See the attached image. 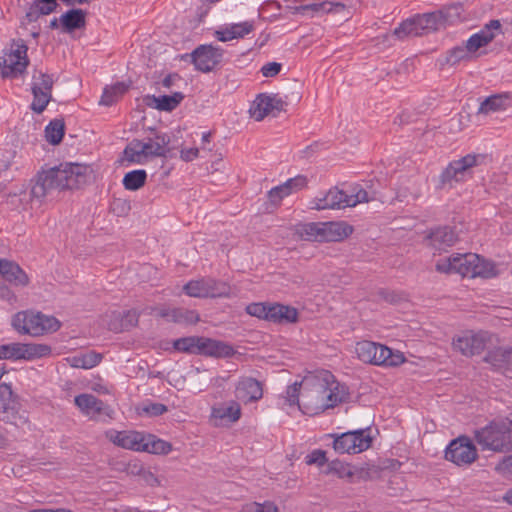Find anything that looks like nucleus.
Segmentation results:
<instances>
[{
	"mask_svg": "<svg viewBox=\"0 0 512 512\" xmlns=\"http://www.w3.org/2000/svg\"><path fill=\"white\" fill-rule=\"evenodd\" d=\"M301 387L299 409L310 416L334 408L349 398L348 387L338 382L335 376L326 370L304 377Z\"/></svg>",
	"mask_w": 512,
	"mask_h": 512,
	"instance_id": "obj_1",
	"label": "nucleus"
},
{
	"mask_svg": "<svg viewBox=\"0 0 512 512\" xmlns=\"http://www.w3.org/2000/svg\"><path fill=\"white\" fill-rule=\"evenodd\" d=\"M241 406L236 400L218 403L211 408V419L215 425L235 423L241 418Z\"/></svg>",
	"mask_w": 512,
	"mask_h": 512,
	"instance_id": "obj_15",
	"label": "nucleus"
},
{
	"mask_svg": "<svg viewBox=\"0 0 512 512\" xmlns=\"http://www.w3.org/2000/svg\"><path fill=\"white\" fill-rule=\"evenodd\" d=\"M507 348L498 347L489 351L485 357V361L490 363L497 369L508 367V354Z\"/></svg>",
	"mask_w": 512,
	"mask_h": 512,
	"instance_id": "obj_45",
	"label": "nucleus"
},
{
	"mask_svg": "<svg viewBox=\"0 0 512 512\" xmlns=\"http://www.w3.org/2000/svg\"><path fill=\"white\" fill-rule=\"evenodd\" d=\"M0 359H21L20 343H10L1 345Z\"/></svg>",
	"mask_w": 512,
	"mask_h": 512,
	"instance_id": "obj_54",
	"label": "nucleus"
},
{
	"mask_svg": "<svg viewBox=\"0 0 512 512\" xmlns=\"http://www.w3.org/2000/svg\"><path fill=\"white\" fill-rule=\"evenodd\" d=\"M491 340V335L485 331L473 332L465 331L453 339V348L465 356L480 354L487 343Z\"/></svg>",
	"mask_w": 512,
	"mask_h": 512,
	"instance_id": "obj_12",
	"label": "nucleus"
},
{
	"mask_svg": "<svg viewBox=\"0 0 512 512\" xmlns=\"http://www.w3.org/2000/svg\"><path fill=\"white\" fill-rule=\"evenodd\" d=\"M393 34L400 40L423 35L419 25L417 24L415 16L403 21L397 28H395Z\"/></svg>",
	"mask_w": 512,
	"mask_h": 512,
	"instance_id": "obj_37",
	"label": "nucleus"
},
{
	"mask_svg": "<svg viewBox=\"0 0 512 512\" xmlns=\"http://www.w3.org/2000/svg\"><path fill=\"white\" fill-rule=\"evenodd\" d=\"M268 315V321L278 324L296 323L298 321V311L296 308L280 303H271Z\"/></svg>",
	"mask_w": 512,
	"mask_h": 512,
	"instance_id": "obj_24",
	"label": "nucleus"
},
{
	"mask_svg": "<svg viewBox=\"0 0 512 512\" xmlns=\"http://www.w3.org/2000/svg\"><path fill=\"white\" fill-rule=\"evenodd\" d=\"M323 222H310L297 227V233L306 241L322 242Z\"/></svg>",
	"mask_w": 512,
	"mask_h": 512,
	"instance_id": "obj_35",
	"label": "nucleus"
},
{
	"mask_svg": "<svg viewBox=\"0 0 512 512\" xmlns=\"http://www.w3.org/2000/svg\"><path fill=\"white\" fill-rule=\"evenodd\" d=\"M21 359L32 360L47 356L51 348L45 344H22L20 343Z\"/></svg>",
	"mask_w": 512,
	"mask_h": 512,
	"instance_id": "obj_40",
	"label": "nucleus"
},
{
	"mask_svg": "<svg viewBox=\"0 0 512 512\" xmlns=\"http://www.w3.org/2000/svg\"><path fill=\"white\" fill-rule=\"evenodd\" d=\"M353 232L352 226L346 222H323L322 242H339Z\"/></svg>",
	"mask_w": 512,
	"mask_h": 512,
	"instance_id": "obj_22",
	"label": "nucleus"
},
{
	"mask_svg": "<svg viewBox=\"0 0 512 512\" xmlns=\"http://www.w3.org/2000/svg\"><path fill=\"white\" fill-rule=\"evenodd\" d=\"M157 310V315L169 322L178 324L196 323L199 320L198 314L192 310L182 308L162 307Z\"/></svg>",
	"mask_w": 512,
	"mask_h": 512,
	"instance_id": "obj_25",
	"label": "nucleus"
},
{
	"mask_svg": "<svg viewBox=\"0 0 512 512\" xmlns=\"http://www.w3.org/2000/svg\"><path fill=\"white\" fill-rule=\"evenodd\" d=\"M111 209L118 216L126 215L130 210V204L123 199H115L111 204Z\"/></svg>",
	"mask_w": 512,
	"mask_h": 512,
	"instance_id": "obj_61",
	"label": "nucleus"
},
{
	"mask_svg": "<svg viewBox=\"0 0 512 512\" xmlns=\"http://www.w3.org/2000/svg\"><path fill=\"white\" fill-rule=\"evenodd\" d=\"M511 105V97L508 93H499L487 97L480 103L477 113L488 115L490 113L506 110Z\"/></svg>",
	"mask_w": 512,
	"mask_h": 512,
	"instance_id": "obj_26",
	"label": "nucleus"
},
{
	"mask_svg": "<svg viewBox=\"0 0 512 512\" xmlns=\"http://www.w3.org/2000/svg\"><path fill=\"white\" fill-rule=\"evenodd\" d=\"M60 24L62 30L66 33L81 29L86 24V12L82 9H71L61 15Z\"/></svg>",
	"mask_w": 512,
	"mask_h": 512,
	"instance_id": "obj_28",
	"label": "nucleus"
},
{
	"mask_svg": "<svg viewBox=\"0 0 512 512\" xmlns=\"http://www.w3.org/2000/svg\"><path fill=\"white\" fill-rule=\"evenodd\" d=\"M244 512H278L277 506L270 501L264 503L253 502L243 508Z\"/></svg>",
	"mask_w": 512,
	"mask_h": 512,
	"instance_id": "obj_56",
	"label": "nucleus"
},
{
	"mask_svg": "<svg viewBox=\"0 0 512 512\" xmlns=\"http://www.w3.org/2000/svg\"><path fill=\"white\" fill-rule=\"evenodd\" d=\"M208 278L189 281L184 285L185 293L191 297L207 298Z\"/></svg>",
	"mask_w": 512,
	"mask_h": 512,
	"instance_id": "obj_46",
	"label": "nucleus"
},
{
	"mask_svg": "<svg viewBox=\"0 0 512 512\" xmlns=\"http://www.w3.org/2000/svg\"><path fill=\"white\" fill-rule=\"evenodd\" d=\"M271 308V303H251L246 307V312L254 317L268 321V315Z\"/></svg>",
	"mask_w": 512,
	"mask_h": 512,
	"instance_id": "obj_53",
	"label": "nucleus"
},
{
	"mask_svg": "<svg viewBox=\"0 0 512 512\" xmlns=\"http://www.w3.org/2000/svg\"><path fill=\"white\" fill-rule=\"evenodd\" d=\"M355 433H352V431H348L346 433H343L342 435L338 436L334 442L333 447L335 451L344 454H356L355 451Z\"/></svg>",
	"mask_w": 512,
	"mask_h": 512,
	"instance_id": "obj_42",
	"label": "nucleus"
},
{
	"mask_svg": "<svg viewBox=\"0 0 512 512\" xmlns=\"http://www.w3.org/2000/svg\"><path fill=\"white\" fill-rule=\"evenodd\" d=\"M172 450V445L162 439H158L153 435H144V441L141 443L140 451L166 455Z\"/></svg>",
	"mask_w": 512,
	"mask_h": 512,
	"instance_id": "obj_33",
	"label": "nucleus"
},
{
	"mask_svg": "<svg viewBox=\"0 0 512 512\" xmlns=\"http://www.w3.org/2000/svg\"><path fill=\"white\" fill-rule=\"evenodd\" d=\"M373 359V365L398 366L405 361L404 355L399 351H393L385 345L377 343V353Z\"/></svg>",
	"mask_w": 512,
	"mask_h": 512,
	"instance_id": "obj_27",
	"label": "nucleus"
},
{
	"mask_svg": "<svg viewBox=\"0 0 512 512\" xmlns=\"http://www.w3.org/2000/svg\"><path fill=\"white\" fill-rule=\"evenodd\" d=\"M146 179V171L139 169L126 173L122 180V183L126 190L137 191L145 185Z\"/></svg>",
	"mask_w": 512,
	"mask_h": 512,
	"instance_id": "obj_38",
	"label": "nucleus"
},
{
	"mask_svg": "<svg viewBox=\"0 0 512 512\" xmlns=\"http://www.w3.org/2000/svg\"><path fill=\"white\" fill-rule=\"evenodd\" d=\"M473 57L470 55L465 46H456L447 51L445 63L451 66L457 65L461 61L471 60Z\"/></svg>",
	"mask_w": 512,
	"mask_h": 512,
	"instance_id": "obj_49",
	"label": "nucleus"
},
{
	"mask_svg": "<svg viewBox=\"0 0 512 512\" xmlns=\"http://www.w3.org/2000/svg\"><path fill=\"white\" fill-rule=\"evenodd\" d=\"M330 1L320 3L303 4L294 8V13L301 15H323L331 12Z\"/></svg>",
	"mask_w": 512,
	"mask_h": 512,
	"instance_id": "obj_43",
	"label": "nucleus"
},
{
	"mask_svg": "<svg viewBox=\"0 0 512 512\" xmlns=\"http://www.w3.org/2000/svg\"><path fill=\"white\" fill-rule=\"evenodd\" d=\"M371 199L367 191L359 185L352 186L349 194L334 188L330 189L322 198H316L314 208L326 210L354 207L359 203L369 202Z\"/></svg>",
	"mask_w": 512,
	"mask_h": 512,
	"instance_id": "obj_6",
	"label": "nucleus"
},
{
	"mask_svg": "<svg viewBox=\"0 0 512 512\" xmlns=\"http://www.w3.org/2000/svg\"><path fill=\"white\" fill-rule=\"evenodd\" d=\"M355 352L362 362L372 364L377 353V343L371 341L358 342L355 347Z\"/></svg>",
	"mask_w": 512,
	"mask_h": 512,
	"instance_id": "obj_44",
	"label": "nucleus"
},
{
	"mask_svg": "<svg viewBox=\"0 0 512 512\" xmlns=\"http://www.w3.org/2000/svg\"><path fill=\"white\" fill-rule=\"evenodd\" d=\"M289 195L290 193L287 190L285 182L281 185L272 188L271 190L268 191L267 194L270 203L273 204L274 206L279 205L282 199Z\"/></svg>",
	"mask_w": 512,
	"mask_h": 512,
	"instance_id": "obj_55",
	"label": "nucleus"
},
{
	"mask_svg": "<svg viewBox=\"0 0 512 512\" xmlns=\"http://www.w3.org/2000/svg\"><path fill=\"white\" fill-rule=\"evenodd\" d=\"M457 240L456 232L448 226L433 229L425 237L427 246L436 251H442L453 246Z\"/></svg>",
	"mask_w": 512,
	"mask_h": 512,
	"instance_id": "obj_16",
	"label": "nucleus"
},
{
	"mask_svg": "<svg viewBox=\"0 0 512 512\" xmlns=\"http://www.w3.org/2000/svg\"><path fill=\"white\" fill-rule=\"evenodd\" d=\"M494 37L495 35L493 32L481 30L480 32L473 34L466 41L464 46L473 57V53H475L479 48L489 44L494 39Z\"/></svg>",
	"mask_w": 512,
	"mask_h": 512,
	"instance_id": "obj_36",
	"label": "nucleus"
},
{
	"mask_svg": "<svg viewBox=\"0 0 512 512\" xmlns=\"http://www.w3.org/2000/svg\"><path fill=\"white\" fill-rule=\"evenodd\" d=\"M327 461L326 454L323 450L317 449L312 451L309 455L306 456V463L308 465H318L322 466Z\"/></svg>",
	"mask_w": 512,
	"mask_h": 512,
	"instance_id": "obj_60",
	"label": "nucleus"
},
{
	"mask_svg": "<svg viewBox=\"0 0 512 512\" xmlns=\"http://www.w3.org/2000/svg\"><path fill=\"white\" fill-rule=\"evenodd\" d=\"M474 440L482 450L496 453L512 451V413L499 420H493L486 426L474 430Z\"/></svg>",
	"mask_w": 512,
	"mask_h": 512,
	"instance_id": "obj_3",
	"label": "nucleus"
},
{
	"mask_svg": "<svg viewBox=\"0 0 512 512\" xmlns=\"http://www.w3.org/2000/svg\"><path fill=\"white\" fill-rule=\"evenodd\" d=\"M478 261V255L474 253L452 254L449 257L441 258L436 263V270L440 273H456L463 277L471 276L474 262Z\"/></svg>",
	"mask_w": 512,
	"mask_h": 512,
	"instance_id": "obj_11",
	"label": "nucleus"
},
{
	"mask_svg": "<svg viewBox=\"0 0 512 512\" xmlns=\"http://www.w3.org/2000/svg\"><path fill=\"white\" fill-rule=\"evenodd\" d=\"M75 405L79 410L90 419H97L100 415L106 413L105 403L92 394L83 393L74 398Z\"/></svg>",
	"mask_w": 512,
	"mask_h": 512,
	"instance_id": "obj_19",
	"label": "nucleus"
},
{
	"mask_svg": "<svg viewBox=\"0 0 512 512\" xmlns=\"http://www.w3.org/2000/svg\"><path fill=\"white\" fill-rule=\"evenodd\" d=\"M224 51L220 47L211 44L198 46L190 54L182 56L183 59L191 58L195 68L201 72L207 73L218 66L223 59Z\"/></svg>",
	"mask_w": 512,
	"mask_h": 512,
	"instance_id": "obj_10",
	"label": "nucleus"
},
{
	"mask_svg": "<svg viewBox=\"0 0 512 512\" xmlns=\"http://www.w3.org/2000/svg\"><path fill=\"white\" fill-rule=\"evenodd\" d=\"M14 398L11 385L7 383L0 384V402L14 401Z\"/></svg>",
	"mask_w": 512,
	"mask_h": 512,
	"instance_id": "obj_63",
	"label": "nucleus"
},
{
	"mask_svg": "<svg viewBox=\"0 0 512 512\" xmlns=\"http://www.w3.org/2000/svg\"><path fill=\"white\" fill-rule=\"evenodd\" d=\"M262 395L261 383L252 377L241 378L235 388V397L244 403L258 401Z\"/></svg>",
	"mask_w": 512,
	"mask_h": 512,
	"instance_id": "obj_18",
	"label": "nucleus"
},
{
	"mask_svg": "<svg viewBox=\"0 0 512 512\" xmlns=\"http://www.w3.org/2000/svg\"><path fill=\"white\" fill-rule=\"evenodd\" d=\"M198 355L226 358L234 355L233 347L223 341L201 336Z\"/></svg>",
	"mask_w": 512,
	"mask_h": 512,
	"instance_id": "obj_20",
	"label": "nucleus"
},
{
	"mask_svg": "<svg viewBox=\"0 0 512 512\" xmlns=\"http://www.w3.org/2000/svg\"><path fill=\"white\" fill-rule=\"evenodd\" d=\"M417 24L422 34L437 31L443 28L442 15L438 11L416 15Z\"/></svg>",
	"mask_w": 512,
	"mask_h": 512,
	"instance_id": "obj_31",
	"label": "nucleus"
},
{
	"mask_svg": "<svg viewBox=\"0 0 512 512\" xmlns=\"http://www.w3.org/2000/svg\"><path fill=\"white\" fill-rule=\"evenodd\" d=\"M105 436L113 444L134 451H140L141 443L144 441V434L137 431L108 430Z\"/></svg>",
	"mask_w": 512,
	"mask_h": 512,
	"instance_id": "obj_17",
	"label": "nucleus"
},
{
	"mask_svg": "<svg viewBox=\"0 0 512 512\" xmlns=\"http://www.w3.org/2000/svg\"><path fill=\"white\" fill-rule=\"evenodd\" d=\"M27 50L28 47L22 40L13 42L11 49L5 52L3 60L0 61L2 77L14 78L21 75L26 70L29 64Z\"/></svg>",
	"mask_w": 512,
	"mask_h": 512,
	"instance_id": "obj_8",
	"label": "nucleus"
},
{
	"mask_svg": "<svg viewBox=\"0 0 512 512\" xmlns=\"http://www.w3.org/2000/svg\"><path fill=\"white\" fill-rule=\"evenodd\" d=\"M54 80L51 75L39 72L33 76L31 109L35 113H42L52 98Z\"/></svg>",
	"mask_w": 512,
	"mask_h": 512,
	"instance_id": "obj_13",
	"label": "nucleus"
},
{
	"mask_svg": "<svg viewBox=\"0 0 512 512\" xmlns=\"http://www.w3.org/2000/svg\"><path fill=\"white\" fill-rule=\"evenodd\" d=\"M184 99V94L181 92H175L172 95H147L144 98L145 104L149 107H153L159 111L170 112L174 110Z\"/></svg>",
	"mask_w": 512,
	"mask_h": 512,
	"instance_id": "obj_23",
	"label": "nucleus"
},
{
	"mask_svg": "<svg viewBox=\"0 0 512 512\" xmlns=\"http://www.w3.org/2000/svg\"><path fill=\"white\" fill-rule=\"evenodd\" d=\"M498 273L497 266L493 262L485 260L478 255V261L474 262L470 278L481 277L488 279L497 276Z\"/></svg>",
	"mask_w": 512,
	"mask_h": 512,
	"instance_id": "obj_34",
	"label": "nucleus"
},
{
	"mask_svg": "<svg viewBox=\"0 0 512 512\" xmlns=\"http://www.w3.org/2000/svg\"><path fill=\"white\" fill-rule=\"evenodd\" d=\"M352 433H355V438H356L355 439L356 454L367 450L371 446L372 437L370 435L369 428L354 430V431H352Z\"/></svg>",
	"mask_w": 512,
	"mask_h": 512,
	"instance_id": "obj_51",
	"label": "nucleus"
},
{
	"mask_svg": "<svg viewBox=\"0 0 512 512\" xmlns=\"http://www.w3.org/2000/svg\"><path fill=\"white\" fill-rule=\"evenodd\" d=\"M232 29V34L234 35L235 39L243 38L249 33H251L254 29V25L252 22L245 21L241 23H236L230 25Z\"/></svg>",
	"mask_w": 512,
	"mask_h": 512,
	"instance_id": "obj_57",
	"label": "nucleus"
},
{
	"mask_svg": "<svg viewBox=\"0 0 512 512\" xmlns=\"http://www.w3.org/2000/svg\"><path fill=\"white\" fill-rule=\"evenodd\" d=\"M130 85L124 82H117L111 86H106L103 90L100 105L111 106L119 101L122 96L129 90Z\"/></svg>",
	"mask_w": 512,
	"mask_h": 512,
	"instance_id": "obj_30",
	"label": "nucleus"
},
{
	"mask_svg": "<svg viewBox=\"0 0 512 512\" xmlns=\"http://www.w3.org/2000/svg\"><path fill=\"white\" fill-rule=\"evenodd\" d=\"M462 11L463 8L461 4H453L438 10V12L442 15L443 26L445 27L446 25L453 24L454 22L460 20Z\"/></svg>",
	"mask_w": 512,
	"mask_h": 512,
	"instance_id": "obj_50",
	"label": "nucleus"
},
{
	"mask_svg": "<svg viewBox=\"0 0 512 512\" xmlns=\"http://www.w3.org/2000/svg\"><path fill=\"white\" fill-rule=\"evenodd\" d=\"M285 105L286 103L278 95L260 94L250 111L256 121H261L268 115L276 116L284 110Z\"/></svg>",
	"mask_w": 512,
	"mask_h": 512,
	"instance_id": "obj_14",
	"label": "nucleus"
},
{
	"mask_svg": "<svg viewBox=\"0 0 512 512\" xmlns=\"http://www.w3.org/2000/svg\"><path fill=\"white\" fill-rule=\"evenodd\" d=\"M445 458L457 466H468L477 460L478 452L469 437L460 436L447 446Z\"/></svg>",
	"mask_w": 512,
	"mask_h": 512,
	"instance_id": "obj_9",
	"label": "nucleus"
},
{
	"mask_svg": "<svg viewBox=\"0 0 512 512\" xmlns=\"http://www.w3.org/2000/svg\"><path fill=\"white\" fill-rule=\"evenodd\" d=\"M102 360V355L95 351L77 354L66 358L67 363L73 368L91 369Z\"/></svg>",
	"mask_w": 512,
	"mask_h": 512,
	"instance_id": "obj_29",
	"label": "nucleus"
},
{
	"mask_svg": "<svg viewBox=\"0 0 512 512\" xmlns=\"http://www.w3.org/2000/svg\"><path fill=\"white\" fill-rule=\"evenodd\" d=\"M0 420L20 429L29 428V420L26 413L19 412L16 408L12 409L7 415L0 416Z\"/></svg>",
	"mask_w": 512,
	"mask_h": 512,
	"instance_id": "obj_48",
	"label": "nucleus"
},
{
	"mask_svg": "<svg viewBox=\"0 0 512 512\" xmlns=\"http://www.w3.org/2000/svg\"><path fill=\"white\" fill-rule=\"evenodd\" d=\"M0 274L14 286L25 287L29 284L28 275L16 262L0 259Z\"/></svg>",
	"mask_w": 512,
	"mask_h": 512,
	"instance_id": "obj_21",
	"label": "nucleus"
},
{
	"mask_svg": "<svg viewBox=\"0 0 512 512\" xmlns=\"http://www.w3.org/2000/svg\"><path fill=\"white\" fill-rule=\"evenodd\" d=\"M167 133H156L146 140H132L124 149V157L130 163L144 164L151 157H166L171 148Z\"/></svg>",
	"mask_w": 512,
	"mask_h": 512,
	"instance_id": "obj_4",
	"label": "nucleus"
},
{
	"mask_svg": "<svg viewBox=\"0 0 512 512\" xmlns=\"http://www.w3.org/2000/svg\"><path fill=\"white\" fill-rule=\"evenodd\" d=\"M58 4L56 0H35L26 12V18L32 22L41 15H49L54 12Z\"/></svg>",
	"mask_w": 512,
	"mask_h": 512,
	"instance_id": "obj_32",
	"label": "nucleus"
},
{
	"mask_svg": "<svg viewBox=\"0 0 512 512\" xmlns=\"http://www.w3.org/2000/svg\"><path fill=\"white\" fill-rule=\"evenodd\" d=\"M201 336H188L173 341L174 350L187 354L198 355Z\"/></svg>",
	"mask_w": 512,
	"mask_h": 512,
	"instance_id": "obj_41",
	"label": "nucleus"
},
{
	"mask_svg": "<svg viewBox=\"0 0 512 512\" xmlns=\"http://www.w3.org/2000/svg\"><path fill=\"white\" fill-rule=\"evenodd\" d=\"M495 470L505 477H512V455L504 457L495 467Z\"/></svg>",
	"mask_w": 512,
	"mask_h": 512,
	"instance_id": "obj_59",
	"label": "nucleus"
},
{
	"mask_svg": "<svg viewBox=\"0 0 512 512\" xmlns=\"http://www.w3.org/2000/svg\"><path fill=\"white\" fill-rule=\"evenodd\" d=\"M301 382H295L294 384L287 387L286 395L283 397V405L299 407L301 403Z\"/></svg>",
	"mask_w": 512,
	"mask_h": 512,
	"instance_id": "obj_52",
	"label": "nucleus"
},
{
	"mask_svg": "<svg viewBox=\"0 0 512 512\" xmlns=\"http://www.w3.org/2000/svg\"><path fill=\"white\" fill-rule=\"evenodd\" d=\"M230 295L231 287L227 283L208 278L207 297H230Z\"/></svg>",
	"mask_w": 512,
	"mask_h": 512,
	"instance_id": "obj_47",
	"label": "nucleus"
},
{
	"mask_svg": "<svg viewBox=\"0 0 512 512\" xmlns=\"http://www.w3.org/2000/svg\"><path fill=\"white\" fill-rule=\"evenodd\" d=\"M287 190L290 194L295 193L307 185V178L303 175H297L294 178H290L285 182Z\"/></svg>",
	"mask_w": 512,
	"mask_h": 512,
	"instance_id": "obj_58",
	"label": "nucleus"
},
{
	"mask_svg": "<svg viewBox=\"0 0 512 512\" xmlns=\"http://www.w3.org/2000/svg\"><path fill=\"white\" fill-rule=\"evenodd\" d=\"M93 175V168L87 164L62 163L37 177L31 189L33 198L42 199L54 191L77 189L86 184Z\"/></svg>",
	"mask_w": 512,
	"mask_h": 512,
	"instance_id": "obj_2",
	"label": "nucleus"
},
{
	"mask_svg": "<svg viewBox=\"0 0 512 512\" xmlns=\"http://www.w3.org/2000/svg\"><path fill=\"white\" fill-rule=\"evenodd\" d=\"M65 123L62 119H54L45 128V137L47 142L52 145H58L64 136Z\"/></svg>",
	"mask_w": 512,
	"mask_h": 512,
	"instance_id": "obj_39",
	"label": "nucleus"
},
{
	"mask_svg": "<svg viewBox=\"0 0 512 512\" xmlns=\"http://www.w3.org/2000/svg\"><path fill=\"white\" fill-rule=\"evenodd\" d=\"M484 156L480 154H467L466 156L449 163L440 175L443 185H452L454 182L465 181L471 177L472 169L481 164Z\"/></svg>",
	"mask_w": 512,
	"mask_h": 512,
	"instance_id": "obj_7",
	"label": "nucleus"
},
{
	"mask_svg": "<svg viewBox=\"0 0 512 512\" xmlns=\"http://www.w3.org/2000/svg\"><path fill=\"white\" fill-rule=\"evenodd\" d=\"M12 326L19 333L37 337L56 332L61 327V323L54 316L27 310L13 316Z\"/></svg>",
	"mask_w": 512,
	"mask_h": 512,
	"instance_id": "obj_5",
	"label": "nucleus"
},
{
	"mask_svg": "<svg viewBox=\"0 0 512 512\" xmlns=\"http://www.w3.org/2000/svg\"><path fill=\"white\" fill-rule=\"evenodd\" d=\"M282 65L277 62H270L261 68L264 77H274L280 73Z\"/></svg>",
	"mask_w": 512,
	"mask_h": 512,
	"instance_id": "obj_62",
	"label": "nucleus"
},
{
	"mask_svg": "<svg viewBox=\"0 0 512 512\" xmlns=\"http://www.w3.org/2000/svg\"><path fill=\"white\" fill-rule=\"evenodd\" d=\"M0 297L9 303H14L17 300L15 293L2 283H0Z\"/></svg>",
	"mask_w": 512,
	"mask_h": 512,
	"instance_id": "obj_64",
	"label": "nucleus"
}]
</instances>
